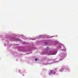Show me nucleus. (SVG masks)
<instances>
[{
	"label": "nucleus",
	"mask_w": 78,
	"mask_h": 78,
	"mask_svg": "<svg viewBox=\"0 0 78 78\" xmlns=\"http://www.w3.org/2000/svg\"><path fill=\"white\" fill-rule=\"evenodd\" d=\"M55 72H54V71H51V72L50 73H49V75H50L51 74H55Z\"/></svg>",
	"instance_id": "nucleus-1"
},
{
	"label": "nucleus",
	"mask_w": 78,
	"mask_h": 78,
	"mask_svg": "<svg viewBox=\"0 0 78 78\" xmlns=\"http://www.w3.org/2000/svg\"><path fill=\"white\" fill-rule=\"evenodd\" d=\"M53 55H56V54H52Z\"/></svg>",
	"instance_id": "nucleus-4"
},
{
	"label": "nucleus",
	"mask_w": 78,
	"mask_h": 78,
	"mask_svg": "<svg viewBox=\"0 0 78 78\" xmlns=\"http://www.w3.org/2000/svg\"><path fill=\"white\" fill-rule=\"evenodd\" d=\"M37 58H36L35 59V61H37Z\"/></svg>",
	"instance_id": "nucleus-3"
},
{
	"label": "nucleus",
	"mask_w": 78,
	"mask_h": 78,
	"mask_svg": "<svg viewBox=\"0 0 78 78\" xmlns=\"http://www.w3.org/2000/svg\"><path fill=\"white\" fill-rule=\"evenodd\" d=\"M47 49H45V51H50V49H48V47H47Z\"/></svg>",
	"instance_id": "nucleus-2"
}]
</instances>
